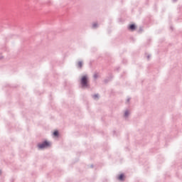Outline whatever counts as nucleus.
<instances>
[{"instance_id": "17", "label": "nucleus", "mask_w": 182, "mask_h": 182, "mask_svg": "<svg viewBox=\"0 0 182 182\" xmlns=\"http://www.w3.org/2000/svg\"><path fill=\"white\" fill-rule=\"evenodd\" d=\"M90 167H91V168H93V164H92V165L90 166Z\"/></svg>"}, {"instance_id": "18", "label": "nucleus", "mask_w": 182, "mask_h": 182, "mask_svg": "<svg viewBox=\"0 0 182 182\" xmlns=\"http://www.w3.org/2000/svg\"><path fill=\"white\" fill-rule=\"evenodd\" d=\"M173 2H177V0H173Z\"/></svg>"}, {"instance_id": "6", "label": "nucleus", "mask_w": 182, "mask_h": 182, "mask_svg": "<svg viewBox=\"0 0 182 182\" xmlns=\"http://www.w3.org/2000/svg\"><path fill=\"white\" fill-rule=\"evenodd\" d=\"M77 68L78 69H82V68H83V61H78L77 64Z\"/></svg>"}, {"instance_id": "11", "label": "nucleus", "mask_w": 182, "mask_h": 182, "mask_svg": "<svg viewBox=\"0 0 182 182\" xmlns=\"http://www.w3.org/2000/svg\"><path fill=\"white\" fill-rule=\"evenodd\" d=\"M97 23H94L93 24H92V28H97Z\"/></svg>"}, {"instance_id": "2", "label": "nucleus", "mask_w": 182, "mask_h": 182, "mask_svg": "<svg viewBox=\"0 0 182 182\" xmlns=\"http://www.w3.org/2000/svg\"><path fill=\"white\" fill-rule=\"evenodd\" d=\"M38 150H43V149H48L50 147V142L48 140H44L42 142H40L37 144Z\"/></svg>"}, {"instance_id": "14", "label": "nucleus", "mask_w": 182, "mask_h": 182, "mask_svg": "<svg viewBox=\"0 0 182 182\" xmlns=\"http://www.w3.org/2000/svg\"><path fill=\"white\" fill-rule=\"evenodd\" d=\"M147 59H148V60L150 59V55H147Z\"/></svg>"}, {"instance_id": "10", "label": "nucleus", "mask_w": 182, "mask_h": 182, "mask_svg": "<svg viewBox=\"0 0 182 182\" xmlns=\"http://www.w3.org/2000/svg\"><path fill=\"white\" fill-rule=\"evenodd\" d=\"M143 31V27H139V33H141V32Z\"/></svg>"}, {"instance_id": "12", "label": "nucleus", "mask_w": 182, "mask_h": 182, "mask_svg": "<svg viewBox=\"0 0 182 182\" xmlns=\"http://www.w3.org/2000/svg\"><path fill=\"white\" fill-rule=\"evenodd\" d=\"M94 79H97L98 77V75L97 74H95L94 76H93Z\"/></svg>"}, {"instance_id": "15", "label": "nucleus", "mask_w": 182, "mask_h": 182, "mask_svg": "<svg viewBox=\"0 0 182 182\" xmlns=\"http://www.w3.org/2000/svg\"><path fill=\"white\" fill-rule=\"evenodd\" d=\"M120 69L119 67L117 68V70L119 72V70Z\"/></svg>"}, {"instance_id": "4", "label": "nucleus", "mask_w": 182, "mask_h": 182, "mask_svg": "<svg viewBox=\"0 0 182 182\" xmlns=\"http://www.w3.org/2000/svg\"><path fill=\"white\" fill-rule=\"evenodd\" d=\"M136 28H137V26L134 23L129 24L128 26L129 31H131L132 32H134V31H136Z\"/></svg>"}, {"instance_id": "13", "label": "nucleus", "mask_w": 182, "mask_h": 182, "mask_svg": "<svg viewBox=\"0 0 182 182\" xmlns=\"http://www.w3.org/2000/svg\"><path fill=\"white\" fill-rule=\"evenodd\" d=\"M127 102L129 103V102H130V98H127Z\"/></svg>"}, {"instance_id": "9", "label": "nucleus", "mask_w": 182, "mask_h": 182, "mask_svg": "<svg viewBox=\"0 0 182 182\" xmlns=\"http://www.w3.org/2000/svg\"><path fill=\"white\" fill-rule=\"evenodd\" d=\"M92 98L94 99V100H96V99H99V94L93 95Z\"/></svg>"}, {"instance_id": "1", "label": "nucleus", "mask_w": 182, "mask_h": 182, "mask_svg": "<svg viewBox=\"0 0 182 182\" xmlns=\"http://www.w3.org/2000/svg\"><path fill=\"white\" fill-rule=\"evenodd\" d=\"M80 85L82 89H90V85H89V77L87 75H82L80 79Z\"/></svg>"}, {"instance_id": "16", "label": "nucleus", "mask_w": 182, "mask_h": 182, "mask_svg": "<svg viewBox=\"0 0 182 182\" xmlns=\"http://www.w3.org/2000/svg\"><path fill=\"white\" fill-rule=\"evenodd\" d=\"M1 59H4V56H1V57H0V60H1Z\"/></svg>"}, {"instance_id": "21", "label": "nucleus", "mask_w": 182, "mask_h": 182, "mask_svg": "<svg viewBox=\"0 0 182 182\" xmlns=\"http://www.w3.org/2000/svg\"><path fill=\"white\" fill-rule=\"evenodd\" d=\"M2 173V171L0 170V174Z\"/></svg>"}, {"instance_id": "8", "label": "nucleus", "mask_w": 182, "mask_h": 182, "mask_svg": "<svg viewBox=\"0 0 182 182\" xmlns=\"http://www.w3.org/2000/svg\"><path fill=\"white\" fill-rule=\"evenodd\" d=\"M129 114H130V113L129 112V110H126L124 112V117H129Z\"/></svg>"}, {"instance_id": "19", "label": "nucleus", "mask_w": 182, "mask_h": 182, "mask_svg": "<svg viewBox=\"0 0 182 182\" xmlns=\"http://www.w3.org/2000/svg\"><path fill=\"white\" fill-rule=\"evenodd\" d=\"M170 28L171 29V31H173V26H171Z\"/></svg>"}, {"instance_id": "5", "label": "nucleus", "mask_w": 182, "mask_h": 182, "mask_svg": "<svg viewBox=\"0 0 182 182\" xmlns=\"http://www.w3.org/2000/svg\"><path fill=\"white\" fill-rule=\"evenodd\" d=\"M117 180L119 181H124V173H121L118 176H117Z\"/></svg>"}, {"instance_id": "3", "label": "nucleus", "mask_w": 182, "mask_h": 182, "mask_svg": "<svg viewBox=\"0 0 182 182\" xmlns=\"http://www.w3.org/2000/svg\"><path fill=\"white\" fill-rule=\"evenodd\" d=\"M112 79H113V75L109 74V76L103 80V82L105 85H107L109 82H112Z\"/></svg>"}, {"instance_id": "20", "label": "nucleus", "mask_w": 182, "mask_h": 182, "mask_svg": "<svg viewBox=\"0 0 182 182\" xmlns=\"http://www.w3.org/2000/svg\"><path fill=\"white\" fill-rule=\"evenodd\" d=\"M116 134V131H114V136Z\"/></svg>"}, {"instance_id": "7", "label": "nucleus", "mask_w": 182, "mask_h": 182, "mask_svg": "<svg viewBox=\"0 0 182 182\" xmlns=\"http://www.w3.org/2000/svg\"><path fill=\"white\" fill-rule=\"evenodd\" d=\"M53 135L54 136V137H58L59 136V131L55 130L53 132Z\"/></svg>"}]
</instances>
